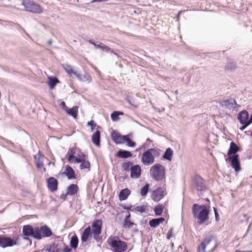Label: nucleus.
Wrapping results in <instances>:
<instances>
[{
	"mask_svg": "<svg viewBox=\"0 0 252 252\" xmlns=\"http://www.w3.org/2000/svg\"><path fill=\"white\" fill-rule=\"evenodd\" d=\"M209 206L205 205L194 204L192 207V213L193 217L197 220V223L200 225L207 222L210 214Z\"/></svg>",
	"mask_w": 252,
	"mask_h": 252,
	"instance_id": "obj_1",
	"label": "nucleus"
},
{
	"mask_svg": "<svg viewBox=\"0 0 252 252\" xmlns=\"http://www.w3.org/2000/svg\"><path fill=\"white\" fill-rule=\"evenodd\" d=\"M108 242L113 252H124L127 248L126 243L120 240L119 237H110Z\"/></svg>",
	"mask_w": 252,
	"mask_h": 252,
	"instance_id": "obj_2",
	"label": "nucleus"
},
{
	"mask_svg": "<svg viewBox=\"0 0 252 252\" xmlns=\"http://www.w3.org/2000/svg\"><path fill=\"white\" fill-rule=\"evenodd\" d=\"M192 181V186L197 190L198 195L200 197H202L204 193L209 190V188L206 185L205 181L200 176L195 175Z\"/></svg>",
	"mask_w": 252,
	"mask_h": 252,
	"instance_id": "obj_3",
	"label": "nucleus"
},
{
	"mask_svg": "<svg viewBox=\"0 0 252 252\" xmlns=\"http://www.w3.org/2000/svg\"><path fill=\"white\" fill-rule=\"evenodd\" d=\"M150 176L156 181H161L165 178V168L160 163H156L150 169Z\"/></svg>",
	"mask_w": 252,
	"mask_h": 252,
	"instance_id": "obj_4",
	"label": "nucleus"
},
{
	"mask_svg": "<svg viewBox=\"0 0 252 252\" xmlns=\"http://www.w3.org/2000/svg\"><path fill=\"white\" fill-rule=\"evenodd\" d=\"M22 5L26 11L32 13L40 14L43 11L39 5L30 0H24L22 1Z\"/></svg>",
	"mask_w": 252,
	"mask_h": 252,
	"instance_id": "obj_5",
	"label": "nucleus"
},
{
	"mask_svg": "<svg viewBox=\"0 0 252 252\" xmlns=\"http://www.w3.org/2000/svg\"><path fill=\"white\" fill-rule=\"evenodd\" d=\"M36 239L41 240L43 238L49 237L53 235L51 229L46 224L40 227L36 226Z\"/></svg>",
	"mask_w": 252,
	"mask_h": 252,
	"instance_id": "obj_6",
	"label": "nucleus"
},
{
	"mask_svg": "<svg viewBox=\"0 0 252 252\" xmlns=\"http://www.w3.org/2000/svg\"><path fill=\"white\" fill-rule=\"evenodd\" d=\"M36 226L33 227L32 225L26 224L23 226L22 229V233L23 239L25 240H30L31 241L29 237L32 236L33 238L36 239Z\"/></svg>",
	"mask_w": 252,
	"mask_h": 252,
	"instance_id": "obj_7",
	"label": "nucleus"
},
{
	"mask_svg": "<svg viewBox=\"0 0 252 252\" xmlns=\"http://www.w3.org/2000/svg\"><path fill=\"white\" fill-rule=\"evenodd\" d=\"M18 238L17 236L11 238L5 235H0V247L5 248L8 247H12L17 244Z\"/></svg>",
	"mask_w": 252,
	"mask_h": 252,
	"instance_id": "obj_8",
	"label": "nucleus"
},
{
	"mask_svg": "<svg viewBox=\"0 0 252 252\" xmlns=\"http://www.w3.org/2000/svg\"><path fill=\"white\" fill-rule=\"evenodd\" d=\"M94 233L92 232V228L91 226L87 227L82 233L81 240V245L83 247H85L87 244H85L87 241H90L92 237H93Z\"/></svg>",
	"mask_w": 252,
	"mask_h": 252,
	"instance_id": "obj_9",
	"label": "nucleus"
},
{
	"mask_svg": "<svg viewBox=\"0 0 252 252\" xmlns=\"http://www.w3.org/2000/svg\"><path fill=\"white\" fill-rule=\"evenodd\" d=\"M141 160V162L145 165H150L154 163L155 159L150 149L143 153Z\"/></svg>",
	"mask_w": 252,
	"mask_h": 252,
	"instance_id": "obj_10",
	"label": "nucleus"
},
{
	"mask_svg": "<svg viewBox=\"0 0 252 252\" xmlns=\"http://www.w3.org/2000/svg\"><path fill=\"white\" fill-rule=\"evenodd\" d=\"M78 156H79V159H80V162H74V163H80V168L81 169H88L90 170L91 164L90 161L88 160V155L82 152H80V154L78 155Z\"/></svg>",
	"mask_w": 252,
	"mask_h": 252,
	"instance_id": "obj_11",
	"label": "nucleus"
},
{
	"mask_svg": "<svg viewBox=\"0 0 252 252\" xmlns=\"http://www.w3.org/2000/svg\"><path fill=\"white\" fill-rule=\"evenodd\" d=\"M226 161H229L231 163V167L234 169L235 172H239L241 170L239 155L229 156L226 159Z\"/></svg>",
	"mask_w": 252,
	"mask_h": 252,
	"instance_id": "obj_12",
	"label": "nucleus"
},
{
	"mask_svg": "<svg viewBox=\"0 0 252 252\" xmlns=\"http://www.w3.org/2000/svg\"><path fill=\"white\" fill-rule=\"evenodd\" d=\"M76 148L72 147L69 149L67 154H66V158L68 161L69 163H74V162H80L79 159L78 155L77 156H75L76 154Z\"/></svg>",
	"mask_w": 252,
	"mask_h": 252,
	"instance_id": "obj_13",
	"label": "nucleus"
},
{
	"mask_svg": "<svg viewBox=\"0 0 252 252\" xmlns=\"http://www.w3.org/2000/svg\"><path fill=\"white\" fill-rule=\"evenodd\" d=\"M48 189L52 192H54L58 189L59 182L53 177H50L46 179Z\"/></svg>",
	"mask_w": 252,
	"mask_h": 252,
	"instance_id": "obj_14",
	"label": "nucleus"
},
{
	"mask_svg": "<svg viewBox=\"0 0 252 252\" xmlns=\"http://www.w3.org/2000/svg\"><path fill=\"white\" fill-rule=\"evenodd\" d=\"M102 220L99 219L94 220L91 226L92 232L95 234H101L102 228Z\"/></svg>",
	"mask_w": 252,
	"mask_h": 252,
	"instance_id": "obj_15",
	"label": "nucleus"
},
{
	"mask_svg": "<svg viewBox=\"0 0 252 252\" xmlns=\"http://www.w3.org/2000/svg\"><path fill=\"white\" fill-rule=\"evenodd\" d=\"M164 196V191L160 187L157 188V189L153 191L151 194V198L155 202H158Z\"/></svg>",
	"mask_w": 252,
	"mask_h": 252,
	"instance_id": "obj_16",
	"label": "nucleus"
},
{
	"mask_svg": "<svg viewBox=\"0 0 252 252\" xmlns=\"http://www.w3.org/2000/svg\"><path fill=\"white\" fill-rule=\"evenodd\" d=\"M62 175L66 176L68 180L75 179L76 175L74 170L70 165L65 166V171L60 173Z\"/></svg>",
	"mask_w": 252,
	"mask_h": 252,
	"instance_id": "obj_17",
	"label": "nucleus"
},
{
	"mask_svg": "<svg viewBox=\"0 0 252 252\" xmlns=\"http://www.w3.org/2000/svg\"><path fill=\"white\" fill-rule=\"evenodd\" d=\"M141 167L139 165H133L130 170V177L132 179L138 178L141 176Z\"/></svg>",
	"mask_w": 252,
	"mask_h": 252,
	"instance_id": "obj_18",
	"label": "nucleus"
},
{
	"mask_svg": "<svg viewBox=\"0 0 252 252\" xmlns=\"http://www.w3.org/2000/svg\"><path fill=\"white\" fill-rule=\"evenodd\" d=\"M220 104L222 107H225L228 109H234V105H237L235 99L231 98L230 99L223 100L220 102Z\"/></svg>",
	"mask_w": 252,
	"mask_h": 252,
	"instance_id": "obj_19",
	"label": "nucleus"
},
{
	"mask_svg": "<svg viewBox=\"0 0 252 252\" xmlns=\"http://www.w3.org/2000/svg\"><path fill=\"white\" fill-rule=\"evenodd\" d=\"M240 147L234 142L232 141L230 144V147L228 151L227 155L229 156L238 155L237 153L239 151Z\"/></svg>",
	"mask_w": 252,
	"mask_h": 252,
	"instance_id": "obj_20",
	"label": "nucleus"
},
{
	"mask_svg": "<svg viewBox=\"0 0 252 252\" xmlns=\"http://www.w3.org/2000/svg\"><path fill=\"white\" fill-rule=\"evenodd\" d=\"M249 117V114L248 112L246 110H244L237 114V118L239 123H245L248 121Z\"/></svg>",
	"mask_w": 252,
	"mask_h": 252,
	"instance_id": "obj_21",
	"label": "nucleus"
},
{
	"mask_svg": "<svg viewBox=\"0 0 252 252\" xmlns=\"http://www.w3.org/2000/svg\"><path fill=\"white\" fill-rule=\"evenodd\" d=\"M116 156L121 158H131L132 156V154L130 151L120 149L117 152Z\"/></svg>",
	"mask_w": 252,
	"mask_h": 252,
	"instance_id": "obj_22",
	"label": "nucleus"
},
{
	"mask_svg": "<svg viewBox=\"0 0 252 252\" xmlns=\"http://www.w3.org/2000/svg\"><path fill=\"white\" fill-rule=\"evenodd\" d=\"M92 141L96 146L98 147L100 146V132L99 130H97L93 133L92 136Z\"/></svg>",
	"mask_w": 252,
	"mask_h": 252,
	"instance_id": "obj_23",
	"label": "nucleus"
},
{
	"mask_svg": "<svg viewBox=\"0 0 252 252\" xmlns=\"http://www.w3.org/2000/svg\"><path fill=\"white\" fill-rule=\"evenodd\" d=\"M111 136L113 141L116 144H120L124 143V142L119 140L120 139H122V135H121L117 130H113L111 132Z\"/></svg>",
	"mask_w": 252,
	"mask_h": 252,
	"instance_id": "obj_24",
	"label": "nucleus"
},
{
	"mask_svg": "<svg viewBox=\"0 0 252 252\" xmlns=\"http://www.w3.org/2000/svg\"><path fill=\"white\" fill-rule=\"evenodd\" d=\"M130 190L126 188L121 190L119 194V199L120 201H124L126 200L128 196L130 194Z\"/></svg>",
	"mask_w": 252,
	"mask_h": 252,
	"instance_id": "obj_25",
	"label": "nucleus"
},
{
	"mask_svg": "<svg viewBox=\"0 0 252 252\" xmlns=\"http://www.w3.org/2000/svg\"><path fill=\"white\" fill-rule=\"evenodd\" d=\"M79 190V188L76 184H72L68 186L67 188V194L69 195H74Z\"/></svg>",
	"mask_w": 252,
	"mask_h": 252,
	"instance_id": "obj_26",
	"label": "nucleus"
},
{
	"mask_svg": "<svg viewBox=\"0 0 252 252\" xmlns=\"http://www.w3.org/2000/svg\"><path fill=\"white\" fill-rule=\"evenodd\" d=\"M59 83H60V81L57 77L51 76L48 77V85L50 89L54 88Z\"/></svg>",
	"mask_w": 252,
	"mask_h": 252,
	"instance_id": "obj_27",
	"label": "nucleus"
},
{
	"mask_svg": "<svg viewBox=\"0 0 252 252\" xmlns=\"http://www.w3.org/2000/svg\"><path fill=\"white\" fill-rule=\"evenodd\" d=\"M173 156V151L171 148H168L166 149L164 154L162 156V158L168 161H171Z\"/></svg>",
	"mask_w": 252,
	"mask_h": 252,
	"instance_id": "obj_28",
	"label": "nucleus"
},
{
	"mask_svg": "<svg viewBox=\"0 0 252 252\" xmlns=\"http://www.w3.org/2000/svg\"><path fill=\"white\" fill-rule=\"evenodd\" d=\"M237 67L236 63L231 59H227V63L225 66V69L230 71L234 70Z\"/></svg>",
	"mask_w": 252,
	"mask_h": 252,
	"instance_id": "obj_29",
	"label": "nucleus"
},
{
	"mask_svg": "<svg viewBox=\"0 0 252 252\" xmlns=\"http://www.w3.org/2000/svg\"><path fill=\"white\" fill-rule=\"evenodd\" d=\"M79 240L77 235L75 234L73 235L70 241V246L73 249H76L78 245Z\"/></svg>",
	"mask_w": 252,
	"mask_h": 252,
	"instance_id": "obj_30",
	"label": "nucleus"
},
{
	"mask_svg": "<svg viewBox=\"0 0 252 252\" xmlns=\"http://www.w3.org/2000/svg\"><path fill=\"white\" fill-rule=\"evenodd\" d=\"M78 107L74 106L71 108H67L66 109V112L67 114L72 116L74 119H76L78 113Z\"/></svg>",
	"mask_w": 252,
	"mask_h": 252,
	"instance_id": "obj_31",
	"label": "nucleus"
},
{
	"mask_svg": "<svg viewBox=\"0 0 252 252\" xmlns=\"http://www.w3.org/2000/svg\"><path fill=\"white\" fill-rule=\"evenodd\" d=\"M164 206L163 204H158L154 208V212L157 216H160L162 215Z\"/></svg>",
	"mask_w": 252,
	"mask_h": 252,
	"instance_id": "obj_32",
	"label": "nucleus"
},
{
	"mask_svg": "<svg viewBox=\"0 0 252 252\" xmlns=\"http://www.w3.org/2000/svg\"><path fill=\"white\" fill-rule=\"evenodd\" d=\"M151 153H152V155L154 157V159L155 158H158L160 156L162 151L157 148H150Z\"/></svg>",
	"mask_w": 252,
	"mask_h": 252,
	"instance_id": "obj_33",
	"label": "nucleus"
},
{
	"mask_svg": "<svg viewBox=\"0 0 252 252\" xmlns=\"http://www.w3.org/2000/svg\"><path fill=\"white\" fill-rule=\"evenodd\" d=\"M133 166V162L130 161H128L124 162L122 165V167L124 171H129L131 170Z\"/></svg>",
	"mask_w": 252,
	"mask_h": 252,
	"instance_id": "obj_34",
	"label": "nucleus"
},
{
	"mask_svg": "<svg viewBox=\"0 0 252 252\" xmlns=\"http://www.w3.org/2000/svg\"><path fill=\"white\" fill-rule=\"evenodd\" d=\"M149 184L147 183L141 189L140 194L142 196H145L147 195L149 190Z\"/></svg>",
	"mask_w": 252,
	"mask_h": 252,
	"instance_id": "obj_35",
	"label": "nucleus"
},
{
	"mask_svg": "<svg viewBox=\"0 0 252 252\" xmlns=\"http://www.w3.org/2000/svg\"><path fill=\"white\" fill-rule=\"evenodd\" d=\"M57 248H58L57 245L55 243H52L47 245L45 250L48 252H54Z\"/></svg>",
	"mask_w": 252,
	"mask_h": 252,
	"instance_id": "obj_36",
	"label": "nucleus"
},
{
	"mask_svg": "<svg viewBox=\"0 0 252 252\" xmlns=\"http://www.w3.org/2000/svg\"><path fill=\"white\" fill-rule=\"evenodd\" d=\"M134 225H136V224L131 221L130 220H126H126H124L123 227L125 228H130Z\"/></svg>",
	"mask_w": 252,
	"mask_h": 252,
	"instance_id": "obj_37",
	"label": "nucleus"
},
{
	"mask_svg": "<svg viewBox=\"0 0 252 252\" xmlns=\"http://www.w3.org/2000/svg\"><path fill=\"white\" fill-rule=\"evenodd\" d=\"M135 210L140 213H145L148 211L147 206L146 205H142L141 206H137L135 207Z\"/></svg>",
	"mask_w": 252,
	"mask_h": 252,
	"instance_id": "obj_38",
	"label": "nucleus"
},
{
	"mask_svg": "<svg viewBox=\"0 0 252 252\" xmlns=\"http://www.w3.org/2000/svg\"><path fill=\"white\" fill-rule=\"evenodd\" d=\"M149 224L150 226L153 228H156L159 225L156 218L150 220L149 222Z\"/></svg>",
	"mask_w": 252,
	"mask_h": 252,
	"instance_id": "obj_39",
	"label": "nucleus"
},
{
	"mask_svg": "<svg viewBox=\"0 0 252 252\" xmlns=\"http://www.w3.org/2000/svg\"><path fill=\"white\" fill-rule=\"evenodd\" d=\"M91 80V76L87 72H85L84 74L82 75V79H81V81L90 83Z\"/></svg>",
	"mask_w": 252,
	"mask_h": 252,
	"instance_id": "obj_40",
	"label": "nucleus"
},
{
	"mask_svg": "<svg viewBox=\"0 0 252 252\" xmlns=\"http://www.w3.org/2000/svg\"><path fill=\"white\" fill-rule=\"evenodd\" d=\"M111 118L113 122L118 121L120 119L117 111H114L111 113Z\"/></svg>",
	"mask_w": 252,
	"mask_h": 252,
	"instance_id": "obj_41",
	"label": "nucleus"
},
{
	"mask_svg": "<svg viewBox=\"0 0 252 252\" xmlns=\"http://www.w3.org/2000/svg\"><path fill=\"white\" fill-rule=\"evenodd\" d=\"M64 69L65 71L70 75H71V74H73V72H75L73 70V69L72 68V67L70 65L68 64H66L65 65Z\"/></svg>",
	"mask_w": 252,
	"mask_h": 252,
	"instance_id": "obj_42",
	"label": "nucleus"
},
{
	"mask_svg": "<svg viewBox=\"0 0 252 252\" xmlns=\"http://www.w3.org/2000/svg\"><path fill=\"white\" fill-rule=\"evenodd\" d=\"M215 238V237L214 235H211L209 236L208 237L205 238L201 242H204L205 243V245L207 246L208 245L212 240L213 239Z\"/></svg>",
	"mask_w": 252,
	"mask_h": 252,
	"instance_id": "obj_43",
	"label": "nucleus"
},
{
	"mask_svg": "<svg viewBox=\"0 0 252 252\" xmlns=\"http://www.w3.org/2000/svg\"><path fill=\"white\" fill-rule=\"evenodd\" d=\"M120 206L124 209L126 210L128 213H130V211H133L134 209L132 208L134 207L132 205L127 206L125 204H121Z\"/></svg>",
	"mask_w": 252,
	"mask_h": 252,
	"instance_id": "obj_44",
	"label": "nucleus"
},
{
	"mask_svg": "<svg viewBox=\"0 0 252 252\" xmlns=\"http://www.w3.org/2000/svg\"><path fill=\"white\" fill-rule=\"evenodd\" d=\"M132 135L133 134L132 133H129L127 135H122V140H123L122 142H124V143H125V142H126V141L130 139V137L132 136Z\"/></svg>",
	"mask_w": 252,
	"mask_h": 252,
	"instance_id": "obj_45",
	"label": "nucleus"
},
{
	"mask_svg": "<svg viewBox=\"0 0 252 252\" xmlns=\"http://www.w3.org/2000/svg\"><path fill=\"white\" fill-rule=\"evenodd\" d=\"M87 126H90L91 128V131H93L95 128V127L96 126V124L95 123L94 120H92L88 122Z\"/></svg>",
	"mask_w": 252,
	"mask_h": 252,
	"instance_id": "obj_46",
	"label": "nucleus"
},
{
	"mask_svg": "<svg viewBox=\"0 0 252 252\" xmlns=\"http://www.w3.org/2000/svg\"><path fill=\"white\" fill-rule=\"evenodd\" d=\"M206 246L204 242H201L200 246H198V252H205V248Z\"/></svg>",
	"mask_w": 252,
	"mask_h": 252,
	"instance_id": "obj_47",
	"label": "nucleus"
},
{
	"mask_svg": "<svg viewBox=\"0 0 252 252\" xmlns=\"http://www.w3.org/2000/svg\"><path fill=\"white\" fill-rule=\"evenodd\" d=\"M126 142V145L128 147L133 148L136 146V143L134 141L131 140V139H129Z\"/></svg>",
	"mask_w": 252,
	"mask_h": 252,
	"instance_id": "obj_48",
	"label": "nucleus"
},
{
	"mask_svg": "<svg viewBox=\"0 0 252 252\" xmlns=\"http://www.w3.org/2000/svg\"><path fill=\"white\" fill-rule=\"evenodd\" d=\"M88 42L94 45V46L95 47V48H97V49L101 48V45L102 44V43H100L99 45V44H97L94 41H93L92 40H89Z\"/></svg>",
	"mask_w": 252,
	"mask_h": 252,
	"instance_id": "obj_49",
	"label": "nucleus"
},
{
	"mask_svg": "<svg viewBox=\"0 0 252 252\" xmlns=\"http://www.w3.org/2000/svg\"><path fill=\"white\" fill-rule=\"evenodd\" d=\"M100 234H98V233H97V234L94 233V234L93 237L95 239V240L96 241V242H99L101 240V238L99 236Z\"/></svg>",
	"mask_w": 252,
	"mask_h": 252,
	"instance_id": "obj_50",
	"label": "nucleus"
},
{
	"mask_svg": "<svg viewBox=\"0 0 252 252\" xmlns=\"http://www.w3.org/2000/svg\"><path fill=\"white\" fill-rule=\"evenodd\" d=\"M213 210L215 214V220L216 221H218L219 220V214L218 212V210L215 207L213 208Z\"/></svg>",
	"mask_w": 252,
	"mask_h": 252,
	"instance_id": "obj_51",
	"label": "nucleus"
},
{
	"mask_svg": "<svg viewBox=\"0 0 252 252\" xmlns=\"http://www.w3.org/2000/svg\"><path fill=\"white\" fill-rule=\"evenodd\" d=\"M173 228H171L169 229V230L168 231V233L167 234V236H166L167 239L169 240L172 237V235H173Z\"/></svg>",
	"mask_w": 252,
	"mask_h": 252,
	"instance_id": "obj_52",
	"label": "nucleus"
},
{
	"mask_svg": "<svg viewBox=\"0 0 252 252\" xmlns=\"http://www.w3.org/2000/svg\"><path fill=\"white\" fill-rule=\"evenodd\" d=\"M65 247L63 249H61V251H63V252H72V248H69V247L68 246H66L65 245Z\"/></svg>",
	"mask_w": 252,
	"mask_h": 252,
	"instance_id": "obj_53",
	"label": "nucleus"
},
{
	"mask_svg": "<svg viewBox=\"0 0 252 252\" xmlns=\"http://www.w3.org/2000/svg\"><path fill=\"white\" fill-rule=\"evenodd\" d=\"M242 126L240 127L241 130H244L249 125L247 123H240Z\"/></svg>",
	"mask_w": 252,
	"mask_h": 252,
	"instance_id": "obj_54",
	"label": "nucleus"
},
{
	"mask_svg": "<svg viewBox=\"0 0 252 252\" xmlns=\"http://www.w3.org/2000/svg\"><path fill=\"white\" fill-rule=\"evenodd\" d=\"M100 49H101L103 51L106 50V51L107 52H109L110 51V48L108 46H106V45H104L103 44L101 45V48H100Z\"/></svg>",
	"mask_w": 252,
	"mask_h": 252,
	"instance_id": "obj_55",
	"label": "nucleus"
},
{
	"mask_svg": "<svg viewBox=\"0 0 252 252\" xmlns=\"http://www.w3.org/2000/svg\"><path fill=\"white\" fill-rule=\"evenodd\" d=\"M16 28L18 29H19V30H21L22 31H23V32L24 33H25L28 36H29V34L26 32V31L24 29H23L20 25L17 24L16 25Z\"/></svg>",
	"mask_w": 252,
	"mask_h": 252,
	"instance_id": "obj_56",
	"label": "nucleus"
},
{
	"mask_svg": "<svg viewBox=\"0 0 252 252\" xmlns=\"http://www.w3.org/2000/svg\"><path fill=\"white\" fill-rule=\"evenodd\" d=\"M43 163L42 161H40L39 160L36 163V166L38 168H40L43 166Z\"/></svg>",
	"mask_w": 252,
	"mask_h": 252,
	"instance_id": "obj_57",
	"label": "nucleus"
},
{
	"mask_svg": "<svg viewBox=\"0 0 252 252\" xmlns=\"http://www.w3.org/2000/svg\"><path fill=\"white\" fill-rule=\"evenodd\" d=\"M60 105L62 106V108L64 109L65 111L66 109L68 108L64 101H62L60 103Z\"/></svg>",
	"mask_w": 252,
	"mask_h": 252,
	"instance_id": "obj_58",
	"label": "nucleus"
},
{
	"mask_svg": "<svg viewBox=\"0 0 252 252\" xmlns=\"http://www.w3.org/2000/svg\"><path fill=\"white\" fill-rule=\"evenodd\" d=\"M73 74L81 81V79H82V75L77 73L76 71L73 72Z\"/></svg>",
	"mask_w": 252,
	"mask_h": 252,
	"instance_id": "obj_59",
	"label": "nucleus"
},
{
	"mask_svg": "<svg viewBox=\"0 0 252 252\" xmlns=\"http://www.w3.org/2000/svg\"><path fill=\"white\" fill-rule=\"evenodd\" d=\"M156 219L158 220V223L159 224L160 223H162L165 220L164 218H162V217H160V218H156Z\"/></svg>",
	"mask_w": 252,
	"mask_h": 252,
	"instance_id": "obj_60",
	"label": "nucleus"
},
{
	"mask_svg": "<svg viewBox=\"0 0 252 252\" xmlns=\"http://www.w3.org/2000/svg\"><path fill=\"white\" fill-rule=\"evenodd\" d=\"M68 194H67V192L65 193V194H64V193H62L61 195H60V198L63 199V200H66V196L67 195H68Z\"/></svg>",
	"mask_w": 252,
	"mask_h": 252,
	"instance_id": "obj_61",
	"label": "nucleus"
},
{
	"mask_svg": "<svg viewBox=\"0 0 252 252\" xmlns=\"http://www.w3.org/2000/svg\"><path fill=\"white\" fill-rule=\"evenodd\" d=\"M247 123L250 125L252 123V115L250 116V117L248 118V121Z\"/></svg>",
	"mask_w": 252,
	"mask_h": 252,
	"instance_id": "obj_62",
	"label": "nucleus"
},
{
	"mask_svg": "<svg viewBox=\"0 0 252 252\" xmlns=\"http://www.w3.org/2000/svg\"><path fill=\"white\" fill-rule=\"evenodd\" d=\"M130 217H131L130 213H128V214L126 216L124 220H126H126H130Z\"/></svg>",
	"mask_w": 252,
	"mask_h": 252,
	"instance_id": "obj_63",
	"label": "nucleus"
},
{
	"mask_svg": "<svg viewBox=\"0 0 252 252\" xmlns=\"http://www.w3.org/2000/svg\"><path fill=\"white\" fill-rule=\"evenodd\" d=\"M144 148V146L143 145V146H141L140 147L135 149V152H139L140 150H141L142 149H143Z\"/></svg>",
	"mask_w": 252,
	"mask_h": 252,
	"instance_id": "obj_64",
	"label": "nucleus"
}]
</instances>
